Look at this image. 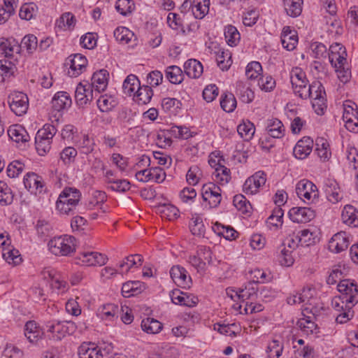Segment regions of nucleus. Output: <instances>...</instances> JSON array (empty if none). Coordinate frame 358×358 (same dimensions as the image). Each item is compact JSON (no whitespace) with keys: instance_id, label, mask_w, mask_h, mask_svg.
I'll return each mask as SVG.
<instances>
[{"instance_id":"obj_1","label":"nucleus","mask_w":358,"mask_h":358,"mask_svg":"<svg viewBox=\"0 0 358 358\" xmlns=\"http://www.w3.org/2000/svg\"><path fill=\"white\" fill-rule=\"evenodd\" d=\"M308 98H312V106L315 112L322 115L327 109V99L324 87L320 81H314L312 84L308 85Z\"/></svg>"},{"instance_id":"obj_2","label":"nucleus","mask_w":358,"mask_h":358,"mask_svg":"<svg viewBox=\"0 0 358 358\" xmlns=\"http://www.w3.org/2000/svg\"><path fill=\"white\" fill-rule=\"evenodd\" d=\"M48 247L55 255L67 256L76 251V238L68 235L55 237L49 241Z\"/></svg>"},{"instance_id":"obj_3","label":"nucleus","mask_w":358,"mask_h":358,"mask_svg":"<svg viewBox=\"0 0 358 358\" xmlns=\"http://www.w3.org/2000/svg\"><path fill=\"white\" fill-rule=\"evenodd\" d=\"M45 329L50 339L59 341L66 334H73L76 329L75 324L69 321H49L45 324Z\"/></svg>"},{"instance_id":"obj_4","label":"nucleus","mask_w":358,"mask_h":358,"mask_svg":"<svg viewBox=\"0 0 358 358\" xmlns=\"http://www.w3.org/2000/svg\"><path fill=\"white\" fill-rule=\"evenodd\" d=\"M298 196L308 203H315L318 200L319 192L317 186L308 180H300L296 187Z\"/></svg>"},{"instance_id":"obj_5","label":"nucleus","mask_w":358,"mask_h":358,"mask_svg":"<svg viewBox=\"0 0 358 358\" xmlns=\"http://www.w3.org/2000/svg\"><path fill=\"white\" fill-rule=\"evenodd\" d=\"M338 291L342 294L347 303H351L352 306L358 303V286L357 283L350 279L341 280L337 285Z\"/></svg>"},{"instance_id":"obj_6","label":"nucleus","mask_w":358,"mask_h":358,"mask_svg":"<svg viewBox=\"0 0 358 358\" xmlns=\"http://www.w3.org/2000/svg\"><path fill=\"white\" fill-rule=\"evenodd\" d=\"M8 102L11 110L18 116L25 114L29 107V99L26 94L14 92L8 96Z\"/></svg>"},{"instance_id":"obj_7","label":"nucleus","mask_w":358,"mask_h":358,"mask_svg":"<svg viewBox=\"0 0 358 358\" xmlns=\"http://www.w3.org/2000/svg\"><path fill=\"white\" fill-rule=\"evenodd\" d=\"M202 198L211 208H216L222 200L221 189L213 183L206 184L202 187Z\"/></svg>"},{"instance_id":"obj_8","label":"nucleus","mask_w":358,"mask_h":358,"mask_svg":"<svg viewBox=\"0 0 358 358\" xmlns=\"http://www.w3.org/2000/svg\"><path fill=\"white\" fill-rule=\"evenodd\" d=\"M266 181V174L263 171H257L249 177L243 186V192L248 194H256Z\"/></svg>"},{"instance_id":"obj_9","label":"nucleus","mask_w":358,"mask_h":358,"mask_svg":"<svg viewBox=\"0 0 358 358\" xmlns=\"http://www.w3.org/2000/svg\"><path fill=\"white\" fill-rule=\"evenodd\" d=\"M80 192L74 187H65L58 197V206L63 210L64 203L72 207H76L80 200Z\"/></svg>"},{"instance_id":"obj_10","label":"nucleus","mask_w":358,"mask_h":358,"mask_svg":"<svg viewBox=\"0 0 358 358\" xmlns=\"http://www.w3.org/2000/svg\"><path fill=\"white\" fill-rule=\"evenodd\" d=\"M289 216L294 222L306 223L315 217V211L310 207H294L289 210Z\"/></svg>"},{"instance_id":"obj_11","label":"nucleus","mask_w":358,"mask_h":358,"mask_svg":"<svg viewBox=\"0 0 358 358\" xmlns=\"http://www.w3.org/2000/svg\"><path fill=\"white\" fill-rule=\"evenodd\" d=\"M266 131L267 135L265 136L264 140L262 141V144H264V141L269 143L270 138H280L285 135L284 126L281 121L278 119L268 120Z\"/></svg>"},{"instance_id":"obj_12","label":"nucleus","mask_w":358,"mask_h":358,"mask_svg":"<svg viewBox=\"0 0 358 358\" xmlns=\"http://www.w3.org/2000/svg\"><path fill=\"white\" fill-rule=\"evenodd\" d=\"M24 187L31 194H37L43 192L44 182L42 178L34 172L27 173L23 180Z\"/></svg>"},{"instance_id":"obj_13","label":"nucleus","mask_w":358,"mask_h":358,"mask_svg":"<svg viewBox=\"0 0 358 358\" xmlns=\"http://www.w3.org/2000/svg\"><path fill=\"white\" fill-rule=\"evenodd\" d=\"M329 59L332 66L339 64L338 67H341L343 64H346L347 52L345 47L341 43L332 44L329 48Z\"/></svg>"},{"instance_id":"obj_14","label":"nucleus","mask_w":358,"mask_h":358,"mask_svg":"<svg viewBox=\"0 0 358 358\" xmlns=\"http://www.w3.org/2000/svg\"><path fill=\"white\" fill-rule=\"evenodd\" d=\"M170 275L178 287L185 288L190 286L191 278L187 275V272L183 267L178 265L173 266L170 270Z\"/></svg>"},{"instance_id":"obj_15","label":"nucleus","mask_w":358,"mask_h":358,"mask_svg":"<svg viewBox=\"0 0 358 358\" xmlns=\"http://www.w3.org/2000/svg\"><path fill=\"white\" fill-rule=\"evenodd\" d=\"M313 140L308 136H304L299 140L293 150L294 157L299 159L306 158L312 152Z\"/></svg>"},{"instance_id":"obj_16","label":"nucleus","mask_w":358,"mask_h":358,"mask_svg":"<svg viewBox=\"0 0 358 358\" xmlns=\"http://www.w3.org/2000/svg\"><path fill=\"white\" fill-rule=\"evenodd\" d=\"M20 52L18 42L13 38L0 37V53L7 58H11L14 54Z\"/></svg>"},{"instance_id":"obj_17","label":"nucleus","mask_w":358,"mask_h":358,"mask_svg":"<svg viewBox=\"0 0 358 358\" xmlns=\"http://www.w3.org/2000/svg\"><path fill=\"white\" fill-rule=\"evenodd\" d=\"M281 43L283 48L289 51L295 49L298 43L296 31L288 26L283 27L281 33Z\"/></svg>"},{"instance_id":"obj_18","label":"nucleus","mask_w":358,"mask_h":358,"mask_svg":"<svg viewBox=\"0 0 358 358\" xmlns=\"http://www.w3.org/2000/svg\"><path fill=\"white\" fill-rule=\"evenodd\" d=\"M348 245L349 240L344 231L334 234L329 242V249L336 253L345 250Z\"/></svg>"},{"instance_id":"obj_19","label":"nucleus","mask_w":358,"mask_h":358,"mask_svg":"<svg viewBox=\"0 0 358 358\" xmlns=\"http://www.w3.org/2000/svg\"><path fill=\"white\" fill-rule=\"evenodd\" d=\"M324 192L327 199L336 203L343 199V194L338 184L333 180H327L324 184Z\"/></svg>"},{"instance_id":"obj_20","label":"nucleus","mask_w":358,"mask_h":358,"mask_svg":"<svg viewBox=\"0 0 358 358\" xmlns=\"http://www.w3.org/2000/svg\"><path fill=\"white\" fill-rule=\"evenodd\" d=\"M70 62L71 64L68 74L71 77H77L79 76L83 70L85 69L87 64L86 57L79 54L75 55Z\"/></svg>"},{"instance_id":"obj_21","label":"nucleus","mask_w":358,"mask_h":358,"mask_svg":"<svg viewBox=\"0 0 358 358\" xmlns=\"http://www.w3.org/2000/svg\"><path fill=\"white\" fill-rule=\"evenodd\" d=\"M108 73L105 69L94 73L92 77V83L90 84L97 93L104 91L108 85Z\"/></svg>"},{"instance_id":"obj_22","label":"nucleus","mask_w":358,"mask_h":358,"mask_svg":"<svg viewBox=\"0 0 358 358\" xmlns=\"http://www.w3.org/2000/svg\"><path fill=\"white\" fill-rule=\"evenodd\" d=\"M8 135L15 142L27 143L30 140V136L24 127L20 124H13L8 129Z\"/></svg>"},{"instance_id":"obj_23","label":"nucleus","mask_w":358,"mask_h":358,"mask_svg":"<svg viewBox=\"0 0 358 358\" xmlns=\"http://www.w3.org/2000/svg\"><path fill=\"white\" fill-rule=\"evenodd\" d=\"M71 105V99L66 92H58L52 99V107L57 112L69 108Z\"/></svg>"},{"instance_id":"obj_24","label":"nucleus","mask_w":358,"mask_h":358,"mask_svg":"<svg viewBox=\"0 0 358 358\" xmlns=\"http://www.w3.org/2000/svg\"><path fill=\"white\" fill-rule=\"evenodd\" d=\"M80 358H102L103 355L101 349L94 344L83 343L78 349Z\"/></svg>"},{"instance_id":"obj_25","label":"nucleus","mask_w":358,"mask_h":358,"mask_svg":"<svg viewBox=\"0 0 358 358\" xmlns=\"http://www.w3.org/2000/svg\"><path fill=\"white\" fill-rule=\"evenodd\" d=\"M184 70L188 77L199 78L203 73V67L199 61L190 59L185 62Z\"/></svg>"},{"instance_id":"obj_26","label":"nucleus","mask_w":358,"mask_h":358,"mask_svg":"<svg viewBox=\"0 0 358 358\" xmlns=\"http://www.w3.org/2000/svg\"><path fill=\"white\" fill-rule=\"evenodd\" d=\"M145 289V285L141 281H128L122 287V293L124 297L137 295Z\"/></svg>"},{"instance_id":"obj_27","label":"nucleus","mask_w":358,"mask_h":358,"mask_svg":"<svg viewBox=\"0 0 358 358\" xmlns=\"http://www.w3.org/2000/svg\"><path fill=\"white\" fill-rule=\"evenodd\" d=\"M259 289L257 281L249 282L244 288H239V300L244 302L245 300L256 298L258 296Z\"/></svg>"},{"instance_id":"obj_28","label":"nucleus","mask_w":358,"mask_h":358,"mask_svg":"<svg viewBox=\"0 0 358 358\" xmlns=\"http://www.w3.org/2000/svg\"><path fill=\"white\" fill-rule=\"evenodd\" d=\"M41 335L42 331L35 321L30 320L25 324L24 336L30 343H36L41 337Z\"/></svg>"},{"instance_id":"obj_29","label":"nucleus","mask_w":358,"mask_h":358,"mask_svg":"<svg viewBox=\"0 0 358 358\" xmlns=\"http://www.w3.org/2000/svg\"><path fill=\"white\" fill-rule=\"evenodd\" d=\"M347 274V269L344 264H338L336 265H334L330 273L329 276L327 278V283L328 285H334L338 281L343 280V278Z\"/></svg>"},{"instance_id":"obj_30","label":"nucleus","mask_w":358,"mask_h":358,"mask_svg":"<svg viewBox=\"0 0 358 358\" xmlns=\"http://www.w3.org/2000/svg\"><path fill=\"white\" fill-rule=\"evenodd\" d=\"M341 217L343 222L348 226L358 227V213L352 206H345L342 211Z\"/></svg>"},{"instance_id":"obj_31","label":"nucleus","mask_w":358,"mask_h":358,"mask_svg":"<svg viewBox=\"0 0 358 358\" xmlns=\"http://www.w3.org/2000/svg\"><path fill=\"white\" fill-rule=\"evenodd\" d=\"M210 0H193L192 15L196 19H203L209 11Z\"/></svg>"},{"instance_id":"obj_32","label":"nucleus","mask_w":358,"mask_h":358,"mask_svg":"<svg viewBox=\"0 0 358 358\" xmlns=\"http://www.w3.org/2000/svg\"><path fill=\"white\" fill-rule=\"evenodd\" d=\"M285 10L292 17L299 16L302 12L303 0H283Z\"/></svg>"},{"instance_id":"obj_33","label":"nucleus","mask_w":358,"mask_h":358,"mask_svg":"<svg viewBox=\"0 0 358 358\" xmlns=\"http://www.w3.org/2000/svg\"><path fill=\"white\" fill-rule=\"evenodd\" d=\"M76 17L71 13H64L56 21V27L61 30H71L73 29L76 24Z\"/></svg>"},{"instance_id":"obj_34","label":"nucleus","mask_w":358,"mask_h":358,"mask_svg":"<svg viewBox=\"0 0 358 358\" xmlns=\"http://www.w3.org/2000/svg\"><path fill=\"white\" fill-rule=\"evenodd\" d=\"M170 297L172 302L177 305L192 306V304H196V301H194L189 296L186 295V294L179 289H174L171 292Z\"/></svg>"},{"instance_id":"obj_35","label":"nucleus","mask_w":358,"mask_h":358,"mask_svg":"<svg viewBox=\"0 0 358 358\" xmlns=\"http://www.w3.org/2000/svg\"><path fill=\"white\" fill-rule=\"evenodd\" d=\"M166 76L173 84H180L184 80L182 69L178 66H170L166 69Z\"/></svg>"},{"instance_id":"obj_36","label":"nucleus","mask_w":358,"mask_h":358,"mask_svg":"<svg viewBox=\"0 0 358 358\" xmlns=\"http://www.w3.org/2000/svg\"><path fill=\"white\" fill-rule=\"evenodd\" d=\"M142 329L148 334H157L162 329V324L158 320L148 317L141 322Z\"/></svg>"},{"instance_id":"obj_37","label":"nucleus","mask_w":358,"mask_h":358,"mask_svg":"<svg viewBox=\"0 0 358 358\" xmlns=\"http://www.w3.org/2000/svg\"><path fill=\"white\" fill-rule=\"evenodd\" d=\"M237 131L245 141H250L255 134V127L250 121L243 122L237 127Z\"/></svg>"},{"instance_id":"obj_38","label":"nucleus","mask_w":358,"mask_h":358,"mask_svg":"<svg viewBox=\"0 0 358 358\" xmlns=\"http://www.w3.org/2000/svg\"><path fill=\"white\" fill-rule=\"evenodd\" d=\"M308 80L307 78H303L301 80L294 79V83H292V88L295 94L298 95L300 98L306 99L308 96Z\"/></svg>"},{"instance_id":"obj_39","label":"nucleus","mask_w":358,"mask_h":358,"mask_svg":"<svg viewBox=\"0 0 358 358\" xmlns=\"http://www.w3.org/2000/svg\"><path fill=\"white\" fill-rule=\"evenodd\" d=\"M140 86V81L138 78L135 75L131 74L124 80L122 88L125 94L131 95L132 93L138 90Z\"/></svg>"},{"instance_id":"obj_40","label":"nucleus","mask_w":358,"mask_h":358,"mask_svg":"<svg viewBox=\"0 0 358 358\" xmlns=\"http://www.w3.org/2000/svg\"><path fill=\"white\" fill-rule=\"evenodd\" d=\"M114 37L117 41L127 44L134 37V34L127 27H119L114 31Z\"/></svg>"},{"instance_id":"obj_41","label":"nucleus","mask_w":358,"mask_h":358,"mask_svg":"<svg viewBox=\"0 0 358 358\" xmlns=\"http://www.w3.org/2000/svg\"><path fill=\"white\" fill-rule=\"evenodd\" d=\"M234 206L243 214H248L250 213L252 206L248 199L242 194H237L234 196L233 200Z\"/></svg>"},{"instance_id":"obj_42","label":"nucleus","mask_w":358,"mask_h":358,"mask_svg":"<svg viewBox=\"0 0 358 358\" xmlns=\"http://www.w3.org/2000/svg\"><path fill=\"white\" fill-rule=\"evenodd\" d=\"M46 274H48L49 282L52 289H61L66 287V281L61 280L59 278L57 277L56 273L54 270L48 269L44 270L42 272V275L45 278H46Z\"/></svg>"},{"instance_id":"obj_43","label":"nucleus","mask_w":358,"mask_h":358,"mask_svg":"<svg viewBox=\"0 0 358 358\" xmlns=\"http://www.w3.org/2000/svg\"><path fill=\"white\" fill-rule=\"evenodd\" d=\"M19 46L20 47V51L26 50L29 54H32L38 47L37 38L32 34L27 35L22 38Z\"/></svg>"},{"instance_id":"obj_44","label":"nucleus","mask_w":358,"mask_h":358,"mask_svg":"<svg viewBox=\"0 0 358 358\" xmlns=\"http://www.w3.org/2000/svg\"><path fill=\"white\" fill-rule=\"evenodd\" d=\"M224 37L227 43L230 46L236 45L241 38L238 29L232 25H228L226 27L224 30Z\"/></svg>"},{"instance_id":"obj_45","label":"nucleus","mask_w":358,"mask_h":358,"mask_svg":"<svg viewBox=\"0 0 358 358\" xmlns=\"http://www.w3.org/2000/svg\"><path fill=\"white\" fill-rule=\"evenodd\" d=\"M295 238L302 245H310L315 243L317 236L314 232L309 229H303L298 231Z\"/></svg>"},{"instance_id":"obj_46","label":"nucleus","mask_w":358,"mask_h":358,"mask_svg":"<svg viewBox=\"0 0 358 358\" xmlns=\"http://www.w3.org/2000/svg\"><path fill=\"white\" fill-rule=\"evenodd\" d=\"M153 96V91L151 87L148 85H144L143 87H139L138 90L136 91V99L138 103L141 104H146L150 102Z\"/></svg>"},{"instance_id":"obj_47","label":"nucleus","mask_w":358,"mask_h":358,"mask_svg":"<svg viewBox=\"0 0 358 358\" xmlns=\"http://www.w3.org/2000/svg\"><path fill=\"white\" fill-rule=\"evenodd\" d=\"M221 108L227 113H231L236 107V100L233 94L222 95L220 100Z\"/></svg>"},{"instance_id":"obj_48","label":"nucleus","mask_w":358,"mask_h":358,"mask_svg":"<svg viewBox=\"0 0 358 358\" xmlns=\"http://www.w3.org/2000/svg\"><path fill=\"white\" fill-rule=\"evenodd\" d=\"M283 344L278 340L271 341L266 348V353L269 358H279L283 351Z\"/></svg>"},{"instance_id":"obj_49","label":"nucleus","mask_w":358,"mask_h":358,"mask_svg":"<svg viewBox=\"0 0 358 358\" xmlns=\"http://www.w3.org/2000/svg\"><path fill=\"white\" fill-rule=\"evenodd\" d=\"M14 62L0 60V81H4L5 77H8L14 73L15 64Z\"/></svg>"},{"instance_id":"obj_50","label":"nucleus","mask_w":358,"mask_h":358,"mask_svg":"<svg viewBox=\"0 0 358 358\" xmlns=\"http://www.w3.org/2000/svg\"><path fill=\"white\" fill-rule=\"evenodd\" d=\"M284 212L280 207H275L271 215L268 217L266 223L268 225L278 227L282 224V217Z\"/></svg>"},{"instance_id":"obj_51","label":"nucleus","mask_w":358,"mask_h":358,"mask_svg":"<svg viewBox=\"0 0 358 358\" xmlns=\"http://www.w3.org/2000/svg\"><path fill=\"white\" fill-rule=\"evenodd\" d=\"M13 195L10 189L3 181L0 180V203L8 205L13 202Z\"/></svg>"},{"instance_id":"obj_52","label":"nucleus","mask_w":358,"mask_h":358,"mask_svg":"<svg viewBox=\"0 0 358 358\" xmlns=\"http://www.w3.org/2000/svg\"><path fill=\"white\" fill-rule=\"evenodd\" d=\"M213 175L216 180L222 184L227 183L231 179L230 169L222 164H218V167L215 168Z\"/></svg>"},{"instance_id":"obj_53","label":"nucleus","mask_w":358,"mask_h":358,"mask_svg":"<svg viewBox=\"0 0 358 358\" xmlns=\"http://www.w3.org/2000/svg\"><path fill=\"white\" fill-rule=\"evenodd\" d=\"M52 141L39 137L35 136V145L36 149L40 155H44L48 152L51 148Z\"/></svg>"},{"instance_id":"obj_54","label":"nucleus","mask_w":358,"mask_h":358,"mask_svg":"<svg viewBox=\"0 0 358 358\" xmlns=\"http://www.w3.org/2000/svg\"><path fill=\"white\" fill-rule=\"evenodd\" d=\"M262 71V68L259 62H252L248 64L245 69V75L250 80H255Z\"/></svg>"},{"instance_id":"obj_55","label":"nucleus","mask_w":358,"mask_h":358,"mask_svg":"<svg viewBox=\"0 0 358 358\" xmlns=\"http://www.w3.org/2000/svg\"><path fill=\"white\" fill-rule=\"evenodd\" d=\"M216 61L217 66L222 70H227L231 65L230 53L224 50H219L217 54Z\"/></svg>"},{"instance_id":"obj_56","label":"nucleus","mask_w":358,"mask_h":358,"mask_svg":"<svg viewBox=\"0 0 358 358\" xmlns=\"http://www.w3.org/2000/svg\"><path fill=\"white\" fill-rule=\"evenodd\" d=\"M300 329L306 334H313L317 329V325L308 317L301 318L297 322Z\"/></svg>"},{"instance_id":"obj_57","label":"nucleus","mask_w":358,"mask_h":358,"mask_svg":"<svg viewBox=\"0 0 358 358\" xmlns=\"http://www.w3.org/2000/svg\"><path fill=\"white\" fill-rule=\"evenodd\" d=\"M315 150L318 156L324 161L327 160L331 155L329 144L323 138L317 140Z\"/></svg>"},{"instance_id":"obj_58","label":"nucleus","mask_w":358,"mask_h":358,"mask_svg":"<svg viewBox=\"0 0 358 358\" xmlns=\"http://www.w3.org/2000/svg\"><path fill=\"white\" fill-rule=\"evenodd\" d=\"M36 5L34 3H25L20 8L19 15L20 18L29 20L36 15Z\"/></svg>"},{"instance_id":"obj_59","label":"nucleus","mask_w":358,"mask_h":358,"mask_svg":"<svg viewBox=\"0 0 358 358\" xmlns=\"http://www.w3.org/2000/svg\"><path fill=\"white\" fill-rule=\"evenodd\" d=\"M189 229L192 234L195 236H203L205 233V227L202 219L198 216L192 217Z\"/></svg>"},{"instance_id":"obj_60","label":"nucleus","mask_w":358,"mask_h":358,"mask_svg":"<svg viewBox=\"0 0 358 358\" xmlns=\"http://www.w3.org/2000/svg\"><path fill=\"white\" fill-rule=\"evenodd\" d=\"M134 8L135 4L131 0H118L115 5V8L122 15L131 13Z\"/></svg>"},{"instance_id":"obj_61","label":"nucleus","mask_w":358,"mask_h":358,"mask_svg":"<svg viewBox=\"0 0 358 358\" xmlns=\"http://www.w3.org/2000/svg\"><path fill=\"white\" fill-rule=\"evenodd\" d=\"M115 105V101L112 97L106 94L101 96L97 100V106L102 112L110 110Z\"/></svg>"},{"instance_id":"obj_62","label":"nucleus","mask_w":358,"mask_h":358,"mask_svg":"<svg viewBox=\"0 0 358 358\" xmlns=\"http://www.w3.org/2000/svg\"><path fill=\"white\" fill-rule=\"evenodd\" d=\"M109 185L108 189L120 193L126 192L131 187L130 182L125 179H117Z\"/></svg>"},{"instance_id":"obj_63","label":"nucleus","mask_w":358,"mask_h":358,"mask_svg":"<svg viewBox=\"0 0 358 358\" xmlns=\"http://www.w3.org/2000/svg\"><path fill=\"white\" fill-rule=\"evenodd\" d=\"M85 92V86L84 84L82 83H80L76 89L75 92V99L76 101V103L80 106H84L87 103H89V97L90 95L87 96L84 94Z\"/></svg>"},{"instance_id":"obj_64","label":"nucleus","mask_w":358,"mask_h":358,"mask_svg":"<svg viewBox=\"0 0 358 358\" xmlns=\"http://www.w3.org/2000/svg\"><path fill=\"white\" fill-rule=\"evenodd\" d=\"M160 213L162 217L169 220L176 219L178 217V209L173 205L164 204L161 207Z\"/></svg>"}]
</instances>
